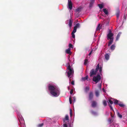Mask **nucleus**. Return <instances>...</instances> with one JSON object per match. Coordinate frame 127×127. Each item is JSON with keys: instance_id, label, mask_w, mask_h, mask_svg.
<instances>
[{"instance_id": "1", "label": "nucleus", "mask_w": 127, "mask_h": 127, "mask_svg": "<svg viewBox=\"0 0 127 127\" xmlns=\"http://www.w3.org/2000/svg\"><path fill=\"white\" fill-rule=\"evenodd\" d=\"M48 91L51 95L56 97L60 94V91L59 88L54 83L49 84L48 86Z\"/></svg>"}, {"instance_id": "2", "label": "nucleus", "mask_w": 127, "mask_h": 127, "mask_svg": "<svg viewBox=\"0 0 127 127\" xmlns=\"http://www.w3.org/2000/svg\"><path fill=\"white\" fill-rule=\"evenodd\" d=\"M68 66L67 68V69L68 71L67 73V76L69 79L71 78L73 75L74 73V71L73 69L71 67V66L69 64V63H68L67 64Z\"/></svg>"}, {"instance_id": "3", "label": "nucleus", "mask_w": 127, "mask_h": 127, "mask_svg": "<svg viewBox=\"0 0 127 127\" xmlns=\"http://www.w3.org/2000/svg\"><path fill=\"white\" fill-rule=\"evenodd\" d=\"M64 127H72L73 125V120H64Z\"/></svg>"}, {"instance_id": "4", "label": "nucleus", "mask_w": 127, "mask_h": 127, "mask_svg": "<svg viewBox=\"0 0 127 127\" xmlns=\"http://www.w3.org/2000/svg\"><path fill=\"white\" fill-rule=\"evenodd\" d=\"M101 79V76L100 75H98L96 76H94L93 78V81L95 82L96 84Z\"/></svg>"}, {"instance_id": "5", "label": "nucleus", "mask_w": 127, "mask_h": 127, "mask_svg": "<svg viewBox=\"0 0 127 127\" xmlns=\"http://www.w3.org/2000/svg\"><path fill=\"white\" fill-rule=\"evenodd\" d=\"M113 33H112L111 31L110 30L109 31V33L107 35V39H113Z\"/></svg>"}, {"instance_id": "6", "label": "nucleus", "mask_w": 127, "mask_h": 127, "mask_svg": "<svg viewBox=\"0 0 127 127\" xmlns=\"http://www.w3.org/2000/svg\"><path fill=\"white\" fill-rule=\"evenodd\" d=\"M68 4L67 8L69 10H71L72 8V4L71 0H68Z\"/></svg>"}, {"instance_id": "7", "label": "nucleus", "mask_w": 127, "mask_h": 127, "mask_svg": "<svg viewBox=\"0 0 127 127\" xmlns=\"http://www.w3.org/2000/svg\"><path fill=\"white\" fill-rule=\"evenodd\" d=\"M98 69H99V73H101L102 72V67L101 66L99 67V64H97V66L96 67L95 70L96 71H97Z\"/></svg>"}, {"instance_id": "8", "label": "nucleus", "mask_w": 127, "mask_h": 127, "mask_svg": "<svg viewBox=\"0 0 127 127\" xmlns=\"http://www.w3.org/2000/svg\"><path fill=\"white\" fill-rule=\"evenodd\" d=\"M21 127H26L24 120H19Z\"/></svg>"}, {"instance_id": "9", "label": "nucleus", "mask_w": 127, "mask_h": 127, "mask_svg": "<svg viewBox=\"0 0 127 127\" xmlns=\"http://www.w3.org/2000/svg\"><path fill=\"white\" fill-rule=\"evenodd\" d=\"M80 24L79 23H78L76 24L75 26H74L73 30L74 31H76L77 29V28H80Z\"/></svg>"}, {"instance_id": "10", "label": "nucleus", "mask_w": 127, "mask_h": 127, "mask_svg": "<svg viewBox=\"0 0 127 127\" xmlns=\"http://www.w3.org/2000/svg\"><path fill=\"white\" fill-rule=\"evenodd\" d=\"M93 94L92 92H90L89 94V98L90 100H92L93 97Z\"/></svg>"}, {"instance_id": "11", "label": "nucleus", "mask_w": 127, "mask_h": 127, "mask_svg": "<svg viewBox=\"0 0 127 127\" xmlns=\"http://www.w3.org/2000/svg\"><path fill=\"white\" fill-rule=\"evenodd\" d=\"M96 70L95 71L94 69H93L90 72V76H92L94 75L96 73Z\"/></svg>"}, {"instance_id": "12", "label": "nucleus", "mask_w": 127, "mask_h": 127, "mask_svg": "<svg viewBox=\"0 0 127 127\" xmlns=\"http://www.w3.org/2000/svg\"><path fill=\"white\" fill-rule=\"evenodd\" d=\"M95 1V0H90L89 5L90 7L91 8L92 7Z\"/></svg>"}, {"instance_id": "13", "label": "nucleus", "mask_w": 127, "mask_h": 127, "mask_svg": "<svg viewBox=\"0 0 127 127\" xmlns=\"http://www.w3.org/2000/svg\"><path fill=\"white\" fill-rule=\"evenodd\" d=\"M16 112L17 115L19 117V118H18V119H24L23 117L22 116V115H21L18 111L16 110Z\"/></svg>"}, {"instance_id": "14", "label": "nucleus", "mask_w": 127, "mask_h": 127, "mask_svg": "<svg viewBox=\"0 0 127 127\" xmlns=\"http://www.w3.org/2000/svg\"><path fill=\"white\" fill-rule=\"evenodd\" d=\"M73 21L71 19H70L68 22V25L70 29L72 25Z\"/></svg>"}, {"instance_id": "15", "label": "nucleus", "mask_w": 127, "mask_h": 127, "mask_svg": "<svg viewBox=\"0 0 127 127\" xmlns=\"http://www.w3.org/2000/svg\"><path fill=\"white\" fill-rule=\"evenodd\" d=\"M122 33L121 32H119L118 33L116 37V41H117L118 40L121 34H122Z\"/></svg>"}, {"instance_id": "16", "label": "nucleus", "mask_w": 127, "mask_h": 127, "mask_svg": "<svg viewBox=\"0 0 127 127\" xmlns=\"http://www.w3.org/2000/svg\"><path fill=\"white\" fill-rule=\"evenodd\" d=\"M65 52L68 54H71V52H70V48H68L67 49H66L65 50Z\"/></svg>"}, {"instance_id": "17", "label": "nucleus", "mask_w": 127, "mask_h": 127, "mask_svg": "<svg viewBox=\"0 0 127 127\" xmlns=\"http://www.w3.org/2000/svg\"><path fill=\"white\" fill-rule=\"evenodd\" d=\"M105 59L108 61L109 59V55L108 54H105Z\"/></svg>"}, {"instance_id": "18", "label": "nucleus", "mask_w": 127, "mask_h": 127, "mask_svg": "<svg viewBox=\"0 0 127 127\" xmlns=\"http://www.w3.org/2000/svg\"><path fill=\"white\" fill-rule=\"evenodd\" d=\"M95 94L96 96L97 97H98L99 96V92L98 90H97L95 91Z\"/></svg>"}, {"instance_id": "19", "label": "nucleus", "mask_w": 127, "mask_h": 127, "mask_svg": "<svg viewBox=\"0 0 127 127\" xmlns=\"http://www.w3.org/2000/svg\"><path fill=\"white\" fill-rule=\"evenodd\" d=\"M96 105V103L95 101H93L92 104V106L93 107H95Z\"/></svg>"}, {"instance_id": "20", "label": "nucleus", "mask_w": 127, "mask_h": 127, "mask_svg": "<svg viewBox=\"0 0 127 127\" xmlns=\"http://www.w3.org/2000/svg\"><path fill=\"white\" fill-rule=\"evenodd\" d=\"M117 116L120 118H121L122 117V115L120 114L119 112L118 111H117Z\"/></svg>"}, {"instance_id": "21", "label": "nucleus", "mask_w": 127, "mask_h": 127, "mask_svg": "<svg viewBox=\"0 0 127 127\" xmlns=\"http://www.w3.org/2000/svg\"><path fill=\"white\" fill-rule=\"evenodd\" d=\"M76 32L75 31H74L73 30V31L71 33V35L72 37L73 38H75V35L74 34V33Z\"/></svg>"}, {"instance_id": "22", "label": "nucleus", "mask_w": 127, "mask_h": 127, "mask_svg": "<svg viewBox=\"0 0 127 127\" xmlns=\"http://www.w3.org/2000/svg\"><path fill=\"white\" fill-rule=\"evenodd\" d=\"M115 45H112L110 47V49L112 50H113L115 49Z\"/></svg>"}, {"instance_id": "23", "label": "nucleus", "mask_w": 127, "mask_h": 127, "mask_svg": "<svg viewBox=\"0 0 127 127\" xmlns=\"http://www.w3.org/2000/svg\"><path fill=\"white\" fill-rule=\"evenodd\" d=\"M88 78V76H86L85 77H82L81 79V80L82 81H84L86 80H87Z\"/></svg>"}, {"instance_id": "24", "label": "nucleus", "mask_w": 127, "mask_h": 127, "mask_svg": "<svg viewBox=\"0 0 127 127\" xmlns=\"http://www.w3.org/2000/svg\"><path fill=\"white\" fill-rule=\"evenodd\" d=\"M103 11L105 14L107 15L108 14V11L106 9H103Z\"/></svg>"}, {"instance_id": "25", "label": "nucleus", "mask_w": 127, "mask_h": 127, "mask_svg": "<svg viewBox=\"0 0 127 127\" xmlns=\"http://www.w3.org/2000/svg\"><path fill=\"white\" fill-rule=\"evenodd\" d=\"M98 6H99L100 9H102L104 6V5L102 4H98Z\"/></svg>"}, {"instance_id": "26", "label": "nucleus", "mask_w": 127, "mask_h": 127, "mask_svg": "<svg viewBox=\"0 0 127 127\" xmlns=\"http://www.w3.org/2000/svg\"><path fill=\"white\" fill-rule=\"evenodd\" d=\"M91 113L93 115H96L97 114V112L93 110L91 111Z\"/></svg>"}, {"instance_id": "27", "label": "nucleus", "mask_w": 127, "mask_h": 127, "mask_svg": "<svg viewBox=\"0 0 127 127\" xmlns=\"http://www.w3.org/2000/svg\"><path fill=\"white\" fill-rule=\"evenodd\" d=\"M119 14H120V12L119 11H118L117 12V13L116 14V16L117 18V21H118V19L119 17Z\"/></svg>"}, {"instance_id": "28", "label": "nucleus", "mask_w": 127, "mask_h": 127, "mask_svg": "<svg viewBox=\"0 0 127 127\" xmlns=\"http://www.w3.org/2000/svg\"><path fill=\"white\" fill-rule=\"evenodd\" d=\"M101 83H102V82H101L100 83L98 84V86L99 89L100 90H101Z\"/></svg>"}, {"instance_id": "29", "label": "nucleus", "mask_w": 127, "mask_h": 127, "mask_svg": "<svg viewBox=\"0 0 127 127\" xmlns=\"http://www.w3.org/2000/svg\"><path fill=\"white\" fill-rule=\"evenodd\" d=\"M113 39H110V40L109 41L108 44V46H109L112 44L113 41Z\"/></svg>"}, {"instance_id": "30", "label": "nucleus", "mask_w": 127, "mask_h": 127, "mask_svg": "<svg viewBox=\"0 0 127 127\" xmlns=\"http://www.w3.org/2000/svg\"><path fill=\"white\" fill-rule=\"evenodd\" d=\"M118 105L121 107H124L125 106V105L122 103H119Z\"/></svg>"}, {"instance_id": "31", "label": "nucleus", "mask_w": 127, "mask_h": 127, "mask_svg": "<svg viewBox=\"0 0 127 127\" xmlns=\"http://www.w3.org/2000/svg\"><path fill=\"white\" fill-rule=\"evenodd\" d=\"M89 87H86L85 88V91L86 92H87L89 90Z\"/></svg>"}, {"instance_id": "32", "label": "nucleus", "mask_w": 127, "mask_h": 127, "mask_svg": "<svg viewBox=\"0 0 127 127\" xmlns=\"http://www.w3.org/2000/svg\"><path fill=\"white\" fill-rule=\"evenodd\" d=\"M81 11V8H78L75 10V11L76 12H79Z\"/></svg>"}, {"instance_id": "33", "label": "nucleus", "mask_w": 127, "mask_h": 127, "mask_svg": "<svg viewBox=\"0 0 127 127\" xmlns=\"http://www.w3.org/2000/svg\"><path fill=\"white\" fill-rule=\"evenodd\" d=\"M103 104L104 106H106L107 105V102L105 100H104L103 101Z\"/></svg>"}, {"instance_id": "34", "label": "nucleus", "mask_w": 127, "mask_h": 127, "mask_svg": "<svg viewBox=\"0 0 127 127\" xmlns=\"http://www.w3.org/2000/svg\"><path fill=\"white\" fill-rule=\"evenodd\" d=\"M119 101L117 99H116L114 100V103L115 104H118L119 103H118Z\"/></svg>"}, {"instance_id": "35", "label": "nucleus", "mask_w": 127, "mask_h": 127, "mask_svg": "<svg viewBox=\"0 0 127 127\" xmlns=\"http://www.w3.org/2000/svg\"><path fill=\"white\" fill-rule=\"evenodd\" d=\"M108 103H109L110 105H111L113 103V102L111 100L109 99L108 100Z\"/></svg>"}, {"instance_id": "36", "label": "nucleus", "mask_w": 127, "mask_h": 127, "mask_svg": "<svg viewBox=\"0 0 127 127\" xmlns=\"http://www.w3.org/2000/svg\"><path fill=\"white\" fill-rule=\"evenodd\" d=\"M69 48H70V49L71 48H73V45L71 44H69Z\"/></svg>"}, {"instance_id": "37", "label": "nucleus", "mask_w": 127, "mask_h": 127, "mask_svg": "<svg viewBox=\"0 0 127 127\" xmlns=\"http://www.w3.org/2000/svg\"><path fill=\"white\" fill-rule=\"evenodd\" d=\"M88 62V60L87 59H86L85 60V61L84 62V64L85 65H86Z\"/></svg>"}, {"instance_id": "38", "label": "nucleus", "mask_w": 127, "mask_h": 127, "mask_svg": "<svg viewBox=\"0 0 127 127\" xmlns=\"http://www.w3.org/2000/svg\"><path fill=\"white\" fill-rule=\"evenodd\" d=\"M69 101L70 104H71L72 103V99L71 97H70L69 98Z\"/></svg>"}, {"instance_id": "39", "label": "nucleus", "mask_w": 127, "mask_h": 127, "mask_svg": "<svg viewBox=\"0 0 127 127\" xmlns=\"http://www.w3.org/2000/svg\"><path fill=\"white\" fill-rule=\"evenodd\" d=\"M100 25L98 24V26L97 27L96 29V31H98L100 30Z\"/></svg>"}, {"instance_id": "40", "label": "nucleus", "mask_w": 127, "mask_h": 127, "mask_svg": "<svg viewBox=\"0 0 127 127\" xmlns=\"http://www.w3.org/2000/svg\"><path fill=\"white\" fill-rule=\"evenodd\" d=\"M43 123H42L41 124H39L38 125V127H41L43 126Z\"/></svg>"}, {"instance_id": "41", "label": "nucleus", "mask_w": 127, "mask_h": 127, "mask_svg": "<svg viewBox=\"0 0 127 127\" xmlns=\"http://www.w3.org/2000/svg\"><path fill=\"white\" fill-rule=\"evenodd\" d=\"M73 99V102H75L76 101V98L74 96L72 97Z\"/></svg>"}, {"instance_id": "42", "label": "nucleus", "mask_w": 127, "mask_h": 127, "mask_svg": "<svg viewBox=\"0 0 127 127\" xmlns=\"http://www.w3.org/2000/svg\"><path fill=\"white\" fill-rule=\"evenodd\" d=\"M72 110L71 109H70V116L71 117L72 115Z\"/></svg>"}, {"instance_id": "43", "label": "nucleus", "mask_w": 127, "mask_h": 127, "mask_svg": "<svg viewBox=\"0 0 127 127\" xmlns=\"http://www.w3.org/2000/svg\"><path fill=\"white\" fill-rule=\"evenodd\" d=\"M68 115H65V118H64V119H68Z\"/></svg>"}, {"instance_id": "44", "label": "nucleus", "mask_w": 127, "mask_h": 127, "mask_svg": "<svg viewBox=\"0 0 127 127\" xmlns=\"http://www.w3.org/2000/svg\"><path fill=\"white\" fill-rule=\"evenodd\" d=\"M70 94L71 95L73 94V90H71L70 91Z\"/></svg>"}, {"instance_id": "45", "label": "nucleus", "mask_w": 127, "mask_h": 127, "mask_svg": "<svg viewBox=\"0 0 127 127\" xmlns=\"http://www.w3.org/2000/svg\"><path fill=\"white\" fill-rule=\"evenodd\" d=\"M92 52H93V50H92L90 52V53L89 54V56H90L91 55V54H92Z\"/></svg>"}, {"instance_id": "46", "label": "nucleus", "mask_w": 127, "mask_h": 127, "mask_svg": "<svg viewBox=\"0 0 127 127\" xmlns=\"http://www.w3.org/2000/svg\"><path fill=\"white\" fill-rule=\"evenodd\" d=\"M109 105L111 109L112 110H113V109L112 108V106H111V105H110V104H109Z\"/></svg>"}, {"instance_id": "47", "label": "nucleus", "mask_w": 127, "mask_h": 127, "mask_svg": "<svg viewBox=\"0 0 127 127\" xmlns=\"http://www.w3.org/2000/svg\"><path fill=\"white\" fill-rule=\"evenodd\" d=\"M71 84H72V85H74V81H72L71 83Z\"/></svg>"}, {"instance_id": "48", "label": "nucleus", "mask_w": 127, "mask_h": 127, "mask_svg": "<svg viewBox=\"0 0 127 127\" xmlns=\"http://www.w3.org/2000/svg\"><path fill=\"white\" fill-rule=\"evenodd\" d=\"M102 91H103V92H105V90L104 89V88H102Z\"/></svg>"}, {"instance_id": "49", "label": "nucleus", "mask_w": 127, "mask_h": 127, "mask_svg": "<svg viewBox=\"0 0 127 127\" xmlns=\"http://www.w3.org/2000/svg\"><path fill=\"white\" fill-rule=\"evenodd\" d=\"M112 120H109L108 121V122L109 123H110L111 121Z\"/></svg>"}, {"instance_id": "50", "label": "nucleus", "mask_w": 127, "mask_h": 127, "mask_svg": "<svg viewBox=\"0 0 127 127\" xmlns=\"http://www.w3.org/2000/svg\"><path fill=\"white\" fill-rule=\"evenodd\" d=\"M68 59L69 60V61H70V60L69 59V57L68 58Z\"/></svg>"}]
</instances>
